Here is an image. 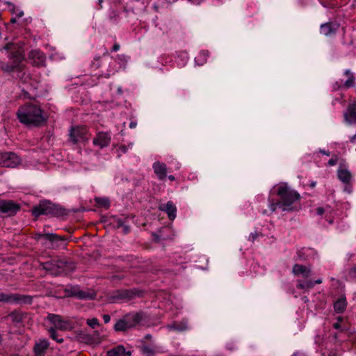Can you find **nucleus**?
<instances>
[{
  "mask_svg": "<svg viewBox=\"0 0 356 356\" xmlns=\"http://www.w3.org/2000/svg\"><path fill=\"white\" fill-rule=\"evenodd\" d=\"M24 42H8L0 48V51L5 50L7 57L12 61L8 63L0 60V69L6 73L16 72L18 76L22 79L24 74L26 65L22 63L24 59Z\"/></svg>",
  "mask_w": 356,
  "mask_h": 356,
  "instance_id": "nucleus-1",
  "label": "nucleus"
},
{
  "mask_svg": "<svg viewBox=\"0 0 356 356\" xmlns=\"http://www.w3.org/2000/svg\"><path fill=\"white\" fill-rule=\"evenodd\" d=\"M17 115L21 123L30 127L42 126L47 120L41 108L33 104L21 106L17 112Z\"/></svg>",
  "mask_w": 356,
  "mask_h": 356,
  "instance_id": "nucleus-2",
  "label": "nucleus"
},
{
  "mask_svg": "<svg viewBox=\"0 0 356 356\" xmlns=\"http://www.w3.org/2000/svg\"><path fill=\"white\" fill-rule=\"evenodd\" d=\"M277 194L280 197V208L283 211H298L300 208V194L286 184H280Z\"/></svg>",
  "mask_w": 356,
  "mask_h": 356,
  "instance_id": "nucleus-3",
  "label": "nucleus"
},
{
  "mask_svg": "<svg viewBox=\"0 0 356 356\" xmlns=\"http://www.w3.org/2000/svg\"><path fill=\"white\" fill-rule=\"evenodd\" d=\"M91 67L94 70H100L99 76L109 78L111 75L118 72L115 60L113 57H108V52L104 54L102 57L97 56L94 58L91 63Z\"/></svg>",
  "mask_w": 356,
  "mask_h": 356,
  "instance_id": "nucleus-4",
  "label": "nucleus"
},
{
  "mask_svg": "<svg viewBox=\"0 0 356 356\" xmlns=\"http://www.w3.org/2000/svg\"><path fill=\"white\" fill-rule=\"evenodd\" d=\"M141 316L138 314H128L118 320L114 325L116 332H124L139 323Z\"/></svg>",
  "mask_w": 356,
  "mask_h": 356,
  "instance_id": "nucleus-5",
  "label": "nucleus"
},
{
  "mask_svg": "<svg viewBox=\"0 0 356 356\" xmlns=\"http://www.w3.org/2000/svg\"><path fill=\"white\" fill-rule=\"evenodd\" d=\"M47 320L52 323L54 326V328L59 330L67 331L72 330L73 327L72 324L70 321L63 318L60 315L49 314L47 316Z\"/></svg>",
  "mask_w": 356,
  "mask_h": 356,
  "instance_id": "nucleus-6",
  "label": "nucleus"
},
{
  "mask_svg": "<svg viewBox=\"0 0 356 356\" xmlns=\"http://www.w3.org/2000/svg\"><path fill=\"white\" fill-rule=\"evenodd\" d=\"M56 213L55 205L49 202H42L33 209V214L38 217L40 215Z\"/></svg>",
  "mask_w": 356,
  "mask_h": 356,
  "instance_id": "nucleus-7",
  "label": "nucleus"
},
{
  "mask_svg": "<svg viewBox=\"0 0 356 356\" xmlns=\"http://www.w3.org/2000/svg\"><path fill=\"white\" fill-rule=\"evenodd\" d=\"M343 74L347 76V80L344 81V83H343L342 81H337L333 85V89L334 90H340L342 88H350L355 86V78L354 74L350 70H346Z\"/></svg>",
  "mask_w": 356,
  "mask_h": 356,
  "instance_id": "nucleus-8",
  "label": "nucleus"
},
{
  "mask_svg": "<svg viewBox=\"0 0 356 356\" xmlns=\"http://www.w3.org/2000/svg\"><path fill=\"white\" fill-rule=\"evenodd\" d=\"M339 27L340 24L337 22H325L321 25L320 33L326 37H332L336 35Z\"/></svg>",
  "mask_w": 356,
  "mask_h": 356,
  "instance_id": "nucleus-9",
  "label": "nucleus"
},
{
  "mask_svg": "<svg viewBox=\"0 0 356 356\" xmlns=\"http://www.w3.org/2000/svg\"><path fill=\"white\" fill-rule=\"evenodd\" d=\"M21 160L19 157L13 152L1 153V165L8 168H15Z\"/></svg>",
  "mask_w": 356,
  "mask_h": 356,
  "instance_id": "nucleus-10",
  "label": "nucleus"
},
{
  "mask_svg": "<svg viewBox=\"0 0 356 356\" xmlns=\"http://www.w3.org/2000/svg\"><path fill=\"white\" fill-rule=\"evenodd\" d=\"M29 58L33 65L40 67L44 65L46 61L45 54L39 49L31 50Z\"/></svg>",
  "mask_w": 356,
  "mask_h": 356,
  "instance_id": "nucleus-11",
  "label": "nucleus"
},
{
  "mask_svg": "<svg viewBox=\"0 0 356 356\" xmlns=\"http://www.w3.org/2000/svg\"><path fill=\"white\" fill-rule=\"evenodd\" d=\"M19 207L10 200H0V213H8L12 215L15 213Z\"/></svg>",
  "mask_w": 356,
  "mask_h": 356,
  "instance_id": "nucleus-12",
  "label": "nucleus"
},
{
  "mask_svg": "<svg viewBox=\"0 0 356 356\" xmlns=\"http://www.w3.org/2000/svg\"><path fill=\"white\" fill-rule=\"evenodd\" d=\"M154 172L160 181H163L167 177L168 168L165 163L156 161L152 164Z\"/></svg>",
  "mask_w": 356,
  "mask_h": 356,
  "instance_id": "nucleus-13",
  "label": "nucleus"
},
{
  "mask_svg": "<svg viewBox=\"0 0 356 356\" xmlns=\"http://www.w3.org/2000/svg\"><path fill=\"white\" fill-rule=\"evenodd\" d=\"M47 240L51 243L53 247H57L65 243V238L55 234H39L38 239Z\"/></svg>",
  "mask_w": 356,
  "mask_h": 356,
  "instance_id": "nucleus-14",
  "label": "nucleus"
},
{
  "mask_svg": "<svg viewBox=\"0 0 356 356\" xmlns=\"http://www.w3.org/2000/svg\"><path fill=\"white\" fill-rule=\"evenodd\" d=\"M43 268L51 275H57L63 271V263L53 261L43 264Z\"/></svg>",
  "mask_w": 356,
  "mask_h": 356,
  "instance_id": "nucleus-15",
  "label": "nucleus"
},
{
  "mask_svg": "<svg viewBox=\"0 0 356 356\" xmlns=\"http://www.w3.org/2000/svg\"><path fill=\"white\" fill-rule=\"evenodd\" d=\"M72 295L81 300H92L96 297V293L92 290H83L79 288L73 289Z\"/></svg>",
  "mask_w": 356,
  "mask_h": 356,
  "instance_id": "nucleus-16",
  "label": "nucleus"
},
{
  "mask_svg": "<svg viewBox=\"0 0 356 356\" xmlns=\"http://www.w3.org/2000/svg\"><path fill=\"white\" fill-rule=\"evenodd\" d=\"M344 118L349 124H356V100L348 106L344 113Z\"/></svg>",
  "mask_w": 356,
  "mask_h": 356,
  "instance_id": "nucleus-17",
  "label": "nucleus"
},
{
  "mask_svg": "<svg viewBox=\"0 0 356 356\" xmlns=\"http://www.w3.org/2000/svg\"><path fill=\"white\" fill-rule=\"evenodd\" d=\"M141 350L146 356H154L157 353H162L164 352V350L161 346L155 344H152L151 346L143 345Z\"/></svg>",
  "mask_w": 356,
  "mask_h": 356,
  "instance_id": "nucleus-18",
  "label": "nucleus"
},
{
  "mask_svg": "<svg viewBox=\"0 0 356 356\" xmlns=\"http://www.w3.org/2000/svg\"><path fill=\"white\" fill-rule=\"evenodd\" d=\"M159 209L167 213L170 220H172L176 218L177 208L172 202L161 205Z\"/></svg>",
  "mask_w": 356,
  "mask_h": 356,
  "instance_id": "nucleus-19",
  "label": "nucleus"
},
{
  "mask_svg": "<svg viewBox=\"0 0 356 356\" xmlns=\"http://www.w3.org/2000/svg\"><path fill=\"white\" fill-rule=\"evenodd\" d=\"M131 354V353L126 351L125 348L122 345L117 346L106 353L107 356H130Z\"/></svg>",
  "mask_w": 356,
  "mask_h": 356,
  "instance_id": "nucleus-20",
  "label": "nucleus"
},
{
  "mask_svg": "<svg viewBox=\"0 0 356 356\" xmlns=\"http://www.w3.org/2000/svg\"><path fill=\"white\" fill-rule=\"evenodd\" d=\"M293 273L295 275H301L304 277H308L311 274V269L305 266L295 264L293 267Z\"/></svg>",
  "mask_w": 356,
  "mask_h": 356,
  "instance_id": "nucleus-21",
  "label": "nucleus"
},
{
  "mask_svg": "<svg viewBox=\"0 0 356 356\" xmlns=\"http://www.w3.org/2000/svg\"><path fill=\"white\" fill-rule=\"evenodd\" d=\"M49 342L47 339H40L34 347V351L37 356H41L44 354L49 347Z\"/></svg>",
  "mask_w": 356,
  "mask_h": 356,
  "instance_id": "nucleus-22",
  "label": "nucleus"
},
{
  "mask_svg": "<svg viewBox=\"0 0 356 356\" xmlns=\"http://www.w3.org/2000/svg\"><path fill=\"white\" fill-rule=\"evenodd\" d=\"M337 177L343 184H348L350 183L351 174L346 168L341 166L337 170Z\"/></svg>",
  "mask_w": 356,
  "mask_h": 356,
  "instance_id": "nucleus-23",
  "label": "nucleus"
},
{
  "mask_svg": "<svg viewBox=\"0 0 356 356\" xmlns=\"http://www.w3.org/2000/svg\"><path fill=\"white\" fill-rule=\"evenodd\" d=\"M111 138L108 135H97L93 140V143L95 145L104 147L107 146L110 143Z\"/></svg>",
  "mask_w": 356,
  "mask_h": 356,
  "instance_id": "nucleus-24",
  "label": "nucleus"
},
{
  "mask_svg": "<svg viewBox=\"0 0 356 356\" xmlns=\"http://www.w3.org/2000/svg\"><path fill=\"white\" fill-rule=\"evenodd\" d=\"M76 337L79 341L87 344H92L95 343V340L93 337L83 331L79 332L77 334Z\"/></svg>",
  "mask_w": 356,
  "mask_h": 356,
  "instance_id": "nucleus-25",
  "label": "nucleus"
},
{
  "mask_svg": "<svg viewBox=\"0 0 356 356\" xmlns=\"http://www.w3.org/2000/svg\"><path fill=\"white\" fill-rule=\"evenodd\" d=\"M22 299L17 294H7L1 293L0 294V301L5 302H19Z\"/></svg>",
  "mask_w": 356,
  "mask_h": 356,
  "instance_id": "nucleus-26",
  "label": "nucleus"
},
{
  "mask_svg": "<svg viewBox=\"0 0 356 356\" xmlns=\"http://www.w3.org/2000/svg\"><path fill=\"white\" fill-rule=\"evenodd\" d=\"M347 306L345 298H341L334 303V311L337 313H342L345 311Z\"/></svg>",
  "mask_w": 356,
  "mask_h": 356,
  "instance_id": "nucleus-27",
  "label": "nucleus"
},
{
  "mask_svg": "<svg viewBox=\"0 0 356 356\" xmlns=\"http://www.w3.org/2000/svg\"><path fill=\"white\" fill-rule=\"evenodd\" d=\"M209 52L207 50H202L200 52L199 55L195 58V62L199 65H202L207 60Z\"/></svg>",
  "mask_w": 356,
  "mask_h": 356,
  "instance_id": "nucleus-28",
  "label": "nucleus"
},
{
  "mask_svg": "<svg viewBox=\"0 0 356 356\" xmlns=\"http://www.w3.org/2000/svg\"><path fill=\"white\" fill-rule=\"evenodd\" d=\"M131 293L128 290L118 291L116 295L113 297L114 301L120 300H125L130 298Z\"/></svg>",
  "mask_w": 356,
  "mask_h": 356,
  "instance_id": "nucleus-29",
  "label": "nucleus"
},
{
  "mask_svg": "<svg viewBox=\"0 0 356 356\" xmlns=\"http://www.w3.org/2000/svg\"><path fill=\"white\" fill-rule=\"evenodd\" d=\"M49 337L57 343H61L63 342V339L62 337H59L58 333L56 331V329L54 327H50L49 329Z\"/></svg>",
  "mask_w": 356,
  "mask_h": 356,
  "instance_id": "nucleus-30",
  "label": "nucleus"
},
{
  "mask_svg": "<svg viewBox=\"0 0 356 356\" xmlns=\"http://www.w3.org/2000/svg\"><path fill=\"white\" fill-rule=\"evenodd\" d=\"M168 328L173 330L184 331L188 328L186 323H175L168 325Z\"/></svg>",
  "mask_w": 356,
  "mask_h": 356,
  "instance_id": "nucleus-31",
  "label": "nucleus"
},
{
  "mask_svg": "<svg viewBox=\"0 0 356 356\" xmlns=\"http://www.w3.org/2000/svg\"><path fill=\"white\" fill-rule=\"evenodd\" d=\"M95 202L102 207L108 209L110 207V201L106 197H96Z\"/></svg>",
  "mask_w": 356,
  "mask_h": 356,
  "instance_id": "nucleus-32",
  "label": "nucleus"
},
{
  "mask_svg": "<svg viewBox=\"0 0 356 356\" xmlns=\"http://www.w3.org/2000/svg\"><path fill=\"white\" fill-rule=\"evenodd\" d=\"M314 286V283L312 281L300 282L298 281L297 287L300 289H309Z\"/></svg>",
  "mask_w": 356,
  "mask_h": 356,
  "instance_id": "nucleus-33",
  "label": "nucleus"
},
{
  "mask_svg": "<svg viewBox=\"0 0 356 356\" xmlns=\"http://www.w3.org/2000/svg\"><path fill=\"white\" fill-rule=\"evenodd\" d=\"M9 316L14 323H20L23 318L22 314L19 312H13L9 315Z\"/></svg>",
  "mask_w": 356,
  "mask_h": 356,
  "instance_id": "nucleus-34",
  "label": "nucleus"
},
{
  "mask_svg": "<svg viewBox=\"0 0 356 356\" xmlns=\"http://www.w3.org/2000/svg\"><path fill=\"white\" fill-rule=\"evenodd\" d=\"M86 324L90 327L91 328L94 329L97 326H99L100 324H99V322L98 321L97 318H90V319H88L86 321Z\"/></svg>",
  "mask_w": 356,
  "mask_h": 356,
  "instance_id": "nucleus-35",
  "label": "nucleus"
},
{
  "mask_svg": "<svg viewBox=\"0 0 356 356\" xmlns=\"http://www.w3.org/2000/svg\"><path fill=\"white\" fill-rule=\"evenodd\" d=\"M342 44L351 51H354L356 48L355 46V42L353 40H350L349 42H346L344 40L342 41Z\"/></svg>",
  "mask_w": 356,
  "mask_h": 356,
  "instance_id": "nucleus-36",
  "label": "nucleus"
},
{
  "mask_svg": "<svg viewBox=\"0 0 356 356\" xmlns=\"http://www.w3.org/2000/svg\"><path fill=\"white\" fill-rule=\"evenodd\" d=\"M348 276L351 280H356V266L350 268Z\"/></svg>",
  "mask_w": 356,
  "mask_h": 356,
  "instance_id": "nucleus-37",
  "label": "nucleus"
},
{
  "mask_svg": "<svg viewBox=\"0 0 356 356\" xmlns=\"http://www.w3.org/2000/svg\"><path fill=\"white\" fill-rule=\"evenodd\" d=\"M339 161V158L337 156H332V158L328 161L327 165L330 166L335 165Z\"/></svg>",
  "mask_w": 356,
  "mask_h": 356,
  "instance_id": "nucleus-38",
  "label": "nucleus"
},
{
  "mask_svg": "<svg viewBox=\"0 0 356 356\" xmlns=\"http://www.w3.org/2000/svg\"><path fill=\"white\" fill-rule=\"evenodd\" d=\"M277 207L280 208V201L276 203H270L269 205V208L272 212H275Z\"/></svg>",
  "mask_w": 356,
  "mask_h": 356,
  "instance_id": "nucleus-39",
  "label": "nucleus"
},
{
  "mask_svg": "<svg viewBox=\"0 0 356 356\" xmlns=\"http://www.w3.org/2000/svg\"><path fill=\"white\" fill-rule=\"evenodd\" d=\"M124 12L126 13L127 15H129V13H134V9L132 6L127 5L124 8Z\"/></svg>",
  "mask_w": 356,
  "mask_h": 356,
  "instance_id": "nucleus-40",
  "label": "nucleus"
},
{
  "mask_svg": "<svg viewBox=\"0 0 356 356\" xmlns=\"http://www.w3.org/2000/svg\"><path fill=\"white\" fill-rule=\"evenodd\" d=\"M258 237V234L257 232H252L251 233L250 235H249V238L248 239L251 241H254V240H256V238Z\"/></svg>",
  "mask_w": 356,
  "mask_h": 356,
  "instance_id": "nucleus-41",
  "label": "nucleus"
},
{
  "mask_svg": "<svg viewBox=\"0 0 356 356\" xmlns=\"http://www.w3.org/2000/svg\"><path fill=\"white\" fill-rule=\"evenodd\" d=\"M117 59L119 60V62L122 63H124L127 61L126 57L124 55H118Z\"/></svg>",
  "mask_w": 356,
  "mask_h": 356,
  "instance_id": "nucleus-42",
  "label": "nucleus"
},
{
  "mask_svg": "<svg viewBox=\"0 0 356 356\" xmlns=\"http://www.w3.org/2000/svg\"><path fill=\"white\" fill-rule=\"evenodd\" d=\"M316 213L319 216H321L324 213L325 210L323 207H318L316 209Z\"/></svg>",
  "mask_w": 356,
  "mask_h": 356,
  "instance_id": "nucleus-43",
  "label": "nucleus"
},
{
  "mask_svg": "<svg viewBox=\"0 0 356 356\" xmlns=\"http://www.w3.org/2000/svg\"><path fill=\"white\" fill-rule=\"evenodd\" d=\"M103 319L105 323H108L111 321V316L108 314H104L103 315Z\"/></svg>",
  "mask_w": 356,
  "mask_h": 356,
  "instance_id": "nucleus-44",
  "label": "nucleus"
},
{
  "mask_svg": "<svg viewBox=\"0 0 356 356\" xmlns=\"http://www.w3.org/2000/svg\"><path fill=\"white\" fill-rule=\"evenodd\" d=\"M120 46L118 43H115L112 47V51H117L120 49Z\"/></svg>",
  "mask_w": 356,
  "mask_h": 356,
  "instance_id": "nucleus-45",
  "label": "nucleus"
},
{
  "mask_svg": "<svg viewBox=\"0 0 356 356\" xmlns=\"http://www.w3.org/2000/svg\"><path fill=\"white\" fill-rule=\"evenodd\" d=\"M344 191H346L347 193H350L352 192V188L351 186L349 185V184H346L345 187H344Z\"/></svg>",
  "mask_w": 356,
  "mask_h": 356,
  "instance_id": "nucleus-46",
  "label": "nucleus"
},
{
  "mask_svg": "<svg viewBox=\"0 0 356 356\" xmlns=\"http://www.w3.org/2000/svg\"><path fill=\"white\" fill-rule=\"evenodd\" d=\"M318 152L322 154L326 155V156H330V152L325 151V150H323V149H320Z\"/></svg>",
  "mask_w": 356,
  "mask_h": 356,
  "instance_id": "nucleus-47",
  "label": "nucleus"
},
{
  "mask_svg": "<svg viewBox=\"0 0 356 356\" xmlns=\"http://www.w3.org/2000/svg\"><path fill=\"white\" fill-rule=\"evenodd\" d=\"M136 122H131L129 123V127L131 128H135L136 127Z\"/></svg>",
  "mask_w": 356,
  "mask_h": 356,
  "instance_id": "nucleus-48",
  "label": "nucleus"
},
{
  "mask_svg": "<svg viewBox=\"0 0 356 356\" xmlns=\"http://www.w3.org/2000/svg\"><path fill=\"white\" fill-rule=\"evenodd\" d=\"M70 140L75 143L76 142L75 138H76V135L72 134V135H70Z\"/></svg>",
  "mask_w": 356,
  "mask_h": 356,
  "instance_id": "nucleus-49",
  "label": "nucleus"
},
{
  "mask_svg": "<svg viewBox=\"0 0 356 356\" xmlns=\"http://www.w3.org/2000/svg\"><path fill=\"white\" fill-rule=\"evenodd\" d=\"M168 178L171 181H173L175 180V177L173 175H169L168 176Z\"/></svg>",
  "mask_w": 356,
  "mask_h": 356,
  "instance_id": "nucleus-50",
  "label": "nucleus"
},
{
  "mask_svg": "<svg viewBox=\"0 0 356 356\" xmlns=\"http://www.w3.org/2000/svg\"><path fill=\"white\" fill-rule=\"evenodd\" d=\"M313 282L314 283V284H321V283H322V280H321V279H318V280H315V281H314V282Z\"/></svg>",
  "mask_w": 356,
  "mask_h": 356,
  "instance_id": "nucleus-51",
  "label": "nucleus"
},
{
  "mask_svg": "<svg viewBox=\"0 0 356 356\" xmlns=\"http://www.w3.org/2000/svg\"><path fill=\"white\" fill-rule=\"evenodd\" d=\"M117 92H118V94H120V95L122 94V87H120H120H118V90H117Z\"/></svg>",
  "mask_w": 356,
  "mask_h": 356,
  "instance_id": "nucleus-52",
  "label": "nucleus"
},
{
  "mask_svg": "<svg viewBox=\"0 0 356 356\" xmlns=\"http://www.w3.org/2000/svg\"><path fill=\"white\" fill-rule=\"evenodd\" d=\"M350 140L351 142H355L356 140V135H353Z\"/></svg>",
  "mask_w": 356,
  "mask_h": 356,
  "instance_id": "nucleus-53",
  "label": "nucleus"
},
{
  "mask_svg": "<svg viewBox=\"0 0 356 356\" xmlns=\"http://www.w3.org/2000/svg\"><path fill=\"white\" fill-rule=\"evenodd\" d=\"M145 339H152V335H150V334H146V335L145 336Z\"/></svg>",
  "mask_w": 356,
  "mask_h": 356,
  "instance_id": "nucleus-54",
  "label": "nucleus"
},
{
  "mask_svg": "<svg viewBox=\"0 0 356 356\" xmlns=\"http://www.w3.org/2000/svg\"><path fill=\"white\" fill-rule=\"evenodd\" d=\"M23 15H24L23 11H20L17 15V17H21L23 16Z\"/></svg>",
  "mask_w": 356,
  "mask_h": 356,
  "instance_id": "nucleus-55",
  "label": "nucleus"
},
{
  "mask_svg": "<svg viewBox=\"0 0 356 356\" xmlns=\"http://www.w3.org/2000/svg\"><path fill=\"white\" fill-rule=\"evenodd\" d=\"M70 134H74V127H72L70 128Z\"/></svg>",
  "mask_w": 356,
  "mask_h": 356,
  "instance_id": "nucleus-56",
  "label": "nucleus"
},
{
  "mask_svg": "<svg viewBox=\"0 0 356 356\" xmlns=\"http://www.w3.org/2000/svg\"><path fill=\"white\" fill-rule=\"evenodd\" d=\"M10 22H11V23H13V24L15 23V22H16V19H15V18H14V17H13V18H11V19H10Z\"/></svg>",
  "mask_w": 356,
  "mask_h": 356,
  "instance_id": "nucleus-57",
  "label": "nucleus"
},
{
  "mask_svg": "<svg viewBox=\"0 0 356 356\" xmlns=\"http://www.w3.org/2000/svg\"><path fill=\"white\" fill-rule=\"evenodd\" d=\"M121 149L123 152H125L127 151V149L124 146L121 147Z\"/></svg>",
  "mask_w": 356,
  "mask_h": 356,
  "instance_id": "nucleus-58",
  "label": "nucleus"
},
{
  "mask_svg": "<svg viewBox=\"0 0 356 356\" xmlns=\"http://www.w3.org/2000/svg\"><path fill=\"white\" fill-rule=\"evenodd\" d=\"M180 168V164L179 163H177L176 169L178 170Z\"/></svg>",
  "mask_w": 356,
  "mask_h": 356,
  "instance_id": "nucleus-59",
  "label": "nucleus"
},
{
  "mask_svg": "<svg viewBox=\"0 0 356 356\" xmlns=\"http://www.w3.org/2000/svg\"><path fill=\"white\" fill-rule=\"evenodd\" d=\"M124 232L127 233L129 232V228L127 227H124Z\"/></svg>",
  "mask_w": 356,
  "mask_h": 356,
  "instance_id": "nucleus-60",
  "label": "nucleus"
},
{
  "mask_svg": "<svg viewBox=\"0 0 356 356\" xmlns=\"http://www.w3.org/2000/svg\"><path fill=\"white\" fill-rule=\"evenodd\" d=\"M98 1L100 7L102 8V3L103 2V0H98Z\"/></svg>",
  "mask_w": 356,
  "mask_h": 356,
  "instance_id": "nucleus-61",
  "label": "nucleus"
},
{
  "mask_svg": "<svg viewBox=\"0 0 356 356\" xmlns=\"http://www.w3.org/2000/svg\"><path fill=\"white\" fill-rule=\"evenodd\" d=\"M0 165H1V153H0Z\"/></svg>",
  "mask_w": 356,
  "mask_h": 356,
  "instance_id": "nucleus-62",
  "label": "nucleus"
},
{
  "mask_svg": "<svg viewBox=\"0 0 356 356\" xmlns=\"http://www.w3.org/2000/svg\"><path fill=\"white\" fill-rule=\"evenodd\" d=\"M315 185H316V183H315V182H313V183L312 184V187H314V186H315Z\"/></svg>",
  "mask_w": 356,
  "mask_h": 356,
  "instance_id": "nucleus-63",
  "label": "nucleus"
},
{
  "mask_svg": "<svg viewBox=\"0 0 356 356\" xmlns=\"http://www.w3.org/2000/svg\"><path fill=\"white\" fill-rule=\"evenodd\" d=\"M94 334H95V335H98L99 334H98V332H94Z\"/></svg>",
  "mask_w": 356,
  "mask_h": 356,
  "instance_id": "nucleus-64",
  "label": "nucleus"
}]
</instances>
